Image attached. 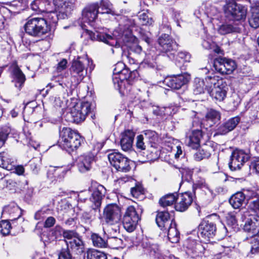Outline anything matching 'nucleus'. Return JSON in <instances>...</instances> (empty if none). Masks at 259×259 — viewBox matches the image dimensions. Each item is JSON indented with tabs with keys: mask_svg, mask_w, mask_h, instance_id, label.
<instances>
[{
	"mask_svg": "<svg viewBox=\"0 0 259 259\" xmlns=\"http://www.w3.org/2000/svg\"><path fill=\"white\" fill-rule=\"evenodd\" d=\"M131 193L135 198H139V197L144 194V189L142 185L138 184L135 187L131 189Z\"/></svg>",
	"mask_w": 259,
	"mask_h": 259,
	"instance_id": "obj_60",
	"label": "nucleus"
},
{
	"mask_svg": "<svg viewBox=\"0 0 259 259\" xmlns=\"http://www.w3.org/2000/svg\"><path fill=\"white\" fill-rule=\"evenodd\" d=\"M241 25H236L229 23H224L221 25L219 29L218 32L222 35H225L233 32H240L242 27ZM241 26H242L241 25Z\"/></svg>",
	"mask_w": 259,
	"mask_h": 259,
	"instance_id": "obj_30",
	"label": "nucleus"
},
{
	"mask_svg": "<svg viewBox=\"0 0 259 259\" xmlns=\"http://www.w3.org/2000/svg\"><path fill=\"white\" fill-rule=\"evenodd\" d=\"M59 146L69 153L77 150L83 143V139L75 131L64 127L59 132Z\"/></svg>",
	"mask_w": 259,
	"mask_h": 259,
	"instance_id": "obj_3",
	"label": "nucleus"
},
{
	"mask_svg": "<svg viewBox=\"0 0 259 259\" xmlns=\"http://www.w3.org/2000/svg\"><path fill=\"white\" fill-rule=\"evenodd\" d=\"M74 4L71 2H66L63 5H61L56 9L58 14L56 15L59 18L65 19L71 13L74 8Z\"/></svg>",
	"mask_w": 259,
	"mask_h": 259,
	"instance_id": "obj_26",
	"label": "nucleus"
},
{
	"mask_svg": "<svg viewBox=\"0 0 259 259\" xmlns=\"http://www.w3.org/2000/svg\"><path fill=\"white\" fill-rule=\"evenodd\" d=\"M145 138L148 140L150 147H156L158 146L157 142L158 138L157 133L151 130H147L144 132Z\"/></svg>",
	"mask_w": 259,
	"mask_h": 259,
	"instance_id": "obj_43",
	"label": "nucleus"
},
{
	"mask_svg": "<svg viewBox=\"0 0 259 259\" xmlns=\"http://www.w3.org/2000/svg\"><path fill=\"white\" fill-rule=\"evenodd\" d=\"M12 82L14 86L19 90H21L24 86L26 77L21 70L17 66L15 67L12 72Z\"/></svg>",
	"mask_w": 259,
	"mask_h": 259,
	"instance_id": "obj_24",
	"label": "nucleus"
},
{
	"mask_svg": "<svg viewBox=\"0 0 259 259\" xmlns=\"http://www.w3.org/2000/svg\"><path fill=\"white\" fill-rule=\"evenodd\" d=\"M12 131V128L8 125L0 127V143L4 144Z\"/></svg>",
	"mask_w": 259,
	"mask_h": 259,
	"instance_id": "obj_50",
	"label": "nucleus"
},
{
	"mask_svg": "<svg viewBox=\"0 0 259 259\" xmlns=\"http://www.w3.org/2000/svg\"><path fill=\"white\" fill-rule=\"evenodd\" d=\"M247 203L249 204L248 207L249 209L255 213L256 217L259 218V200L256 199L249 202L248 200Z\"/></svg>",
	"mask_w": 259,
	"mask_h": 259,
	"instance_id": "obj_57",
	"label": "nucleus"
},
{
	"mask_svg": "<svg viewBox=\"0 0 259 259\" xmlns=\"http://www.w3.org/2000/svg\"><path fill=\"white\" fill-rule=\"evenodd\" d=\"M130 70L128 68L122 69L119 76L113 77L112 80L114 87L119 90L121 94L128 93L132 89V80L136 76L138 73L136 68H132Z\"/></svg>",
	"mask_w": 259,
	"mask_h": 259,
	"instance_id": "obj_6",
	"label": "nucleus"
},
{
	"mask_svg": "<svg viewBox=\"0 0 259 259\" xmlns=\"http://www.w3.org/2000/svg\"><path fill=\"white\" fill-rule=\"evenodd\" d=\"M121 217L120 207L116 204H109L104 208L103 219L107 224H119Z\"/></svg>",
	"mask_w": 259,
	"mask_h": 259,
	"instance_id": "obj_10",
	"label": "nucleus"
},
{
	"mask_svg": "<svg viewBox=\"0 0 259 259\" xmlns=\"http://www.w3.org/2000/svg\"><path fill=\"white\" fill-rule=\"evenodd\" d=\"M11 228V225L9 221L5 220L0 222V233L3 235H8Z\"/></svg>",
	"mask_w": 259,
	"mask_h": 259,
	"instance_id": "obj_55",
	"label": "nucleus"
},
{
	"mask_svg": "<svg viewBox=\"0 0 259 259\" xmlns=\"http://www.w3.org/2000/svg\"><path fill=\"white\" fill-rule=\"evenodd\" d=\"M190 79V76L187 74H182L166 77L163 83L167 87L174 90H178L187 83Z\"/></svg>",
	"mask_w": 259,
	"mask_h": 259,
	"instance_id": "obj_15",
	"label": "nucleus"
},
{
	"mask_svg": "<svg viewBox=\"0 0 259 259\" xmlns=\"http://www.w3.org/2000/svg\"><path fill=\"white\" fill-rule=\"evenodd\" d=\"M135 133L133 131L127 130L124 131L120 140V145L123 150L126 151L131 149Z\"/></svg>",
	"mask_w": 259,
	"mask_h": 259,
	"instance_id": "obj_25",
	"label": "nucleus"
},
{
	"mask_svg": "<svg viewBox=\"0 0 259 259\" xmlns=\"http://www.w3.org/2000/svg\"><path fill=\"white\" fill-rule=\"evenodd\" d=\"M213 66L215 71L222 74H230L236 68L235 61L226 58H217L213 60Z\"/></svg>",
	"mask_w": 259,
	"mask_h": 259,
	"instance_id": "obj_11",
	"label": "nucleus"
},
{
	"mask_svg": "<svg viewBox=\"0 0 259 259\" xmlns=\"http://www.w3.org/2000/svg\"><path fill=\"white\" fill-rule=\"evenodd\" d=\"M91 239L94 246L98 247H106L107 246V237L104 235L102 238L98 234L93 233L91 235Z\"/></svg>",
	"mask_w": 259,
	"mask_h": 259,
	"instance_id": "obj_41",
	"label": "nucleus"
},
{
	"mask_svg": "<svg viewBox=\"0 0 259 259\" xmlns=\"http://www.w3.org/2000/svg\"><path fill=\"white\" fill-rule=\"evenodd\" d=\"M67 249L70 251L81 253L83 251L84 244L80 235L73 240L66 241Z\"/></svg>",
	"mask_w": 259,
	"mask_h": 259,
	"instance_id": "obj_27",
	"label": "nucleus"
},
{
	"mask_svg": "<svg viewBox=\"0 0 259 259\" xmlns=\"http://www.w3.org/2000/svg\"><path fill=\"white\" fill-rule=\"evenodd\" d=\"M184 246L187 254L192 258L201 255L204 251V248L201 243L194 239H187Z\"/></svg>",
	"mask_w": 259,
	"mask_h": 259,
	"instance_id": "obj_18",
	"label": "nucleus"
},
{
	"mask_svg": "<svg viewBox=\"0 0 259 259\" xmlns=\"http://www.w3.org/2000/svg\"><path fill=\"white\" fill-rule=\"evenodd\" d=\"M177 196V192L167 194L159 199V203L162 207L171 205L176 202Z\"/></svg>",
	"mask_w": 259,
	"mask_h": 259,
	"instance_id": "obj_34",
	"label": "nucleus"
},
{
	"mask_svg": "<svg viewBox=\"0 0 259 259\" xmlns=\"http://www.w3.org/2000/svg\"><path fill=\"white\" fill-rule=\"evenodd\" d=\"M221 119V114L219 112L213 109H210L206 113L204 122L206 125L211 127L218 122Z\"/></svg>",
	"mask_w": 259,
	"mask_h": 259,
	"instance_id": "obj_29",
	"label": "nucleus"
},
{
	"mask_svg": "<svg viewBox=\"0 0 259 259\" xmlns=\"http://www.w3.org/2000/svg\"><path fill=\"white\" fill-rule=\"evenodd\" d=\"M107 246L112 248H118L122 244V240L117 236L107 237Z\"/></svg>",
	"mask_w": 259,
	"mask_h": 259,
	"instance_id": "obj_49",
	"label": "nucleus"
},
{
	"mask_svg": "<svg viewBox=\"0 0 259 259\" xmlns=\"http://www.w3.org/2000/svg\"><path fill=\"white\" fill-rule=\"evenodd\" d=\"M133 165V162L126 157L125 159H122V161L119 163L116 169L119 171L127 172L131 170L132 166Z\"/></svg>",
	"mask_w": 259,
	"mask_h": 259,
	"instance_id": "obj_48",
	"label": "nucleus"
},
{
	"mask_svg": "<svg viewBox=\"0 0 259 259\" xmlns=\"http://www.w3.org/2000/svg\"><path fill=\"white\" fill-rule=\"evenodd\" d=\"M116 31L112 34L104 32H89V35L93 40L102 41L111 46L119 47V42H123L131 51L137 54H140L142 52V47L137 44V39L133 36L131 31L127 28L122 34L116 35Z\"/></svg>",
	"mask_w": 259,
	"mask_h": 259,
	"instance_id": "obj_2",
	"label": "nucleus"
},
{
	"mask_svg": "<svg viewBox=\"0 0 259 259\" xmlns=\"http://www.w3.org/2000/svg\"><path fill=\"white\" fill-rule=\"evenodd\" d=\"M226 223L227 226H225L224 228L227 231L229 230L231 231L233 230L235 231L238 229L237 221L235 215L233 213H228L226 217Z\"/></svg>",
	"mask_w": 259,
	"mask_h": 259,
	"instance_id": "obj_35",
	"label": "nucleus"
},
{
	"mask_svg": "<svg viewBox=\"0 0 259 259\" xmlns=\"http://www.w3.org/2000/svg\"><path fill=\"white\" fill-rule=\"evenodd\" d=\"M240 118L239 116L232 117L225 122L227 128L230 131L233 130L240 122Z\"/></svg>",
	"mask_w": 259,
	"mask_h": 259,
	"instance_id": "obj_56",
	"label": "nucleus"
},
{
	"mask_svg": "<svg viewBox=\"0 0 259 259\" xmlns=\"http://www.w3.org/2000/svg\"><path fill=\"white\" fill-rule=\"evenodd\" d=\"M216 230V225L213 222L207 220H203L198 227L199 236L208 240L214 236Z\"/></svg>",
	"mask_w": 259,
	"mask_h": 259,
	"instance_id": "obj_17",
	"label": "nucleus"
},
{
	"mask_svg": "<svg viewBox=\"0 0 259 259\" xmlns=\"http://www.w3.org/2000/svg\"><path fill=\"white\" fill-rule=\"evenodd\" d=\"M158 41L161 47V51L163 53H169L170 55H173L178 50V45L168 34H162L158 38Z\"/></svg>",
	"mask_w": 259,
	"mask_h": 259,
	"instance_id": "obj_14",
	"label": "nucleus"
},
{
	"mask_svg": "<svg viewBox=\"0 0 259 259\" xmlns=\"http://www.w3.org/2000/svg\"><path fill=\"white\" fill-rule=\"evenodd\" d=\"M90 63L89 59L81 57L72 61L69 69L71 77H61L54 85L60 95L68 96L71 93L72 87L78 85L87 75V65Z\"/></svg>",
	"mask_w": 259,
	"mask_h": 259,
	"instance_id": "obj_1",
	"label": "nucleus"
},
{
	"mask_svg": "<svg viewBox=\"0 0 259 259\" xmlns=\"http://www.w3.org/2000/svg\"><path fill=\"white\" fill-rule=\"evenodd\" d=\"M202 138V132L199 130H193L187 133L186 141L188 146L193 149H197L200 146V142Z\"/></svg>",
	"mask_w": 259,
	"mask_h": 259,
	"instance_id": "obj_23",
	"label": "nucleus"
},
{
	"mask_svg": "<svg viewBox=\"0 0 259 259\" xmlns=\"http://www.w3.org/2000/svg\"><path fill=\"white\" fill-rule=\"evenodd\" d=\"M70 251L67 248L63 249L59 255L58 259H71Z\"/></svg>",
	"mask_w": 259,
	"mask_h": 259,
	"instance_id": "obj_64",
	"label": "nucleus"
},
{
	"mask_svg": "<svg viewBox=\"0 0 259 259\" xmlns=\"http://www.w3.org/2000/svg\"><path fill=\"white\" fill-rule=\"evenodd\" d=\"M226 17L236 21L244 20L246 17L247 8L234 2H228L224 6Z\"/></svg>",
	"mask_w": 259,
	"mask_h": 259,
	"instance_id": "obj_8",
	"label": "nucleus"
},
{
	"mask_svg": "<svg viewBox=\"0 0 259 259\" xmlns=\"http://www.w3.org/2000/svg\"><path fill=\"white\" fill-rule=\"evenodd\" d=\"M211 155L210 152L205 148H200L197 149L194 153V159L197 161H201L203 159L208 158Z\"/></svg>",
	"mask_w": 259,
	"mask_h": 259,
	"instance_id": "obj_47",
	"label": "nucleus"
},
{
	"mask_svg": "<svg viewBox=\"0 0 259 259\" xmlns=\"http://www.w3.org/2000/svg\"><path fill=\"white\" fill-rule=\"evenodd\" d=\"M72 165H68L67 167H57L56 169H54V174L55 177H57L59 178H63L66 172L69 170H70L71 168L72 167Z\"/></svg>",
	"mask_w": 259,
	"mask_h": 259,
	"instance_id": "obj_58",
	"label": "nucleus"
},
{
	"mask_svg": "<svg viewBox=\"0 0 259 259\" xmlns=\"http://www.w3.org/2000/svg\"><path fill=\"white\" fill-rule=\"evenodd\" d=\"M173 220H170V215L167 211H158L156 217V222L158 226L161 229H167V227L170 225Z\"/></svg>",
	"mask_w": 259,
	"mask_h": 259,
	"instance_id": "obj_28",
	"label": "nucleus"
},
{
	"mask_svg": "<svg viewBox=\"0 0 259 259\" xmlns=\"http://www.w3.org/2000/svg\"><path fill=\"white\" fill-rule=\"evenodd\" d=\"M250 192L247 190H244L242 192H238L231 196L229 202L232 207L235 209L239 208L243 204L247 203L248 194Z\"/></svg>",
	"mask_w": 259,
	"mask_h": 259,
	"instance_id": "obj_21",
	"label": "nucleus"
},
{
	"mask_svg": "<svg viewBox=\"0 0 259 259\" xmlns=\"http://www.w3.org/2000/svg\"><path fill=\"white\" fill-rule=\"evenodd\" d=\"M98 4L99 9L100 8L101 9V11H99V13L102 14H108L112 15H116V12L113 9L112 4L110 2L105 0H101Z\"/></svg>",
	"mask_w": 259,
	"mask_h": 259,
	"instance_id": "obj_36",
	"label": "nucleus"
},
{
	"mask_svg": "<svg viewBox=\"0 0 259 259\" xmlns=\"http://www.w3.org/2000/svg\"><path fill=\"white\" fill-rule=\"evenodd\" d=\"M151 149H148L146 152L139 151L138 156L139 161L142 163L152 162L157 159L160 155L158 146L156 147H150Z\"/></svg>",
	"mask_w": 259,
	"mask_h": 259,
	"instance_id": "obj_22",
	"label": "nucleus"
},
{
	"mask_svg": "<svg viewBox=\"0 0 259 259\" xmlns=\"http://www.w3.org/2000/svg\"><path fill=\"white\" fill-rule=\"evenodd\" d=\"M143 246L151 255L160 258V253L157 244L151 243L149 241H145L143 242Z\"/></svg>",
	"mask_w": 259,
	"mask_h": 259,
	"instance_id": "obj_40",
	"label": "nucleus"
},
{
	"mask_svg": "<svg viewBox=\"0 0 259 259\" xmlns=\"http://www.w3.org/2000/svg\"><path fill=\"white\" fill-rule=\"evenodd\" d=\"M106 192V188L102 185H98L93 191L90 201L92 203L91 207L94 209V211L100 212L102 201Z\"/></svg>",
	"mask_w": 259,
	"mask_h": 259,
	"instance_id": "obj_16",
	"label": "nucleus"
},
{
	"mask_svg": "<svg viewBox=\"0 0 259 259\" xmlns=\"http://www.w3.org/2000/svg\"><path fill=\"white\" fill-rule=\"evenodd\" d=\"M26 33L34 37H41L50 31L47 20L42 17H29L24 25Z\"/></svg>",
	"mask_w": 259,
	"mask_h": 259,
	"instance_id": "obj_4",
	"label": "nucleus"
},
{
	"mask_svg": "<svg viewBox=\"0 0 259 259\" xmlns=\"http://www.w3.org/2000/svg\"><path fill=\"white\" fill-rule=\"evenodd\" d=\"M167 238L172 243L179 242L180 239V233L175 222H171L170 225L167 227Z\"/></svg>",
	"mask_w": 259,
	"mask_h": 259,
	"instance_id": "obj_31",
	"label": "nucleus"
},
{
	"mask_svg": "<svg viewBox=\"0 0 259 259\" xmlns=\"http://www.w3.org/2000/svg\"><path fill=\"white\" fill-rule=\"evenodd\" d=\"M108 157L111 164L116 169L119 165V163L122 161V159H125L126 157L121 153L115 151L109 153Z\"/></svg>",
	"mask_w": 259,
	"mask_h": 259,
	"instance_id": "obj_38",
	"label": "nucleus"
},
{
	"mask_svg": "<svg viewBox=\"0 0 259 259\" xmlns=\"http://www.w3.org/2000/svg\"><path fill=\"white\" fill-rule=\"evenodd\" d=\"M195 189V187L193 186L192 192L187 191L178 194L175 204V208L177 211H184L188 209L193 200Z\"/></svg>",
	"mask_w": 259,
	"mask_h": 259,
	"instance_id": "obj_13",
	"label": "nucleus"
},
{
	"mask_svg": "<svg viewBox=\"0 0 259 259\" xmlns=\"http://www.w3.org/2000/svg\"><path fill=\"white\" fill-rule=\"evenodd\" d=\"M0 167L8 170H12L14 168V161L6 152L0 153Z\"/></svg>",
	"mask_w": 259,
	"mask_h": 259,
	"instance_id": "obj_32",
	"label": "nucleus"
},
{
	"mask_svg": "<svg viewBox=\"0 0 259 259\" xmlns=\"http://www.w3.org/2000/svg\"><path fill=\"white\" fill-rule=\"evenodd\" d=\"M98 2L88 5L82 11V19L84 22L91 24L97 19L99 14Z\"/></svg>",
	"mask_w": 259,
	"mask_h": 259,
	"instance_id": "obj_19",
	"label": "nucleus"
},
{
	"mask_svg": "<svg viewBox=\"0 0 259 259\" xmlns=\"http://www.w3.org/2000/svg\"><path fill=\"white\" fill-rule=\"evenodd\" d=\"M92 105L88 102L77 104L70 112L67 113V120L71 122L78 123L84 120L87 115L92 113Z\"/></svg>",
	"mask_w": 259,
	"mask_h": 259,
	"instance_id": "obj_7",
	"label": "nucleus"
},
{
	"mask_svg": "<svg viewBox=\"0 0 259 259\" xmlns=\"http://www.w3.org/2000/svg\"><path fill=\"white\" fill-rule=\"evenodd\" d=\"M250 156L249 153L243 150L236 149L232 153L229 166L231 170L240 169Z\"/></svg>",
	"mask_w": 259,
	"mask_h": 259,
	"instance_id": "obj_12",
	"label": "nucleus"
},
{
	"mask_svg": "<svg viewBox=\"0 0 259 259\" xmlns=\"http://www.w3.org/2000/svg\"><path fill=\"white\" fill-rule=\"evenodd\" d=\"M79 235L74 230H65L63 232V237L66 239V241L73 240Z\"/></svg>",
	"mask_w": 259,
	"mask_h": 259,
	"instance_id": "obj_59",
	"label": "nucleus"
},
{
	"mask_svg": "<svg viewBox=\"0 0 259 259\" xmlns=\"http://www.w3.org/2000/svg\"><path fill=\"white\" fill-rule=\"evenodd\" d=\"M102 225L103 234L106 237L116 236V235L119 234V224L110 225L105 223H103Z\"/></svg>",
	"mask_w": 259,
	"mask_h": 259,
	"instance_id": "obj_33",
	"label": "nucleus"
},
{
	"mask_svg": "<svg viewBox=\"0 0 259 259\" xmlns=\"http://www.w3.org/2000/svg\"><path fill=\"white\" fill-rule=\"evenodd\" d=\"M253 220L255 221L256 222H257L258 221L257 219L255 217H253V219L251 218L247 219L244 225V230L245 231L250 232L255 229L256 224Z\"/></svg>",
	"mask_w": 259,
	"mask_h": 259,
	"instance_id": "obj_54",
	"label": "nucleus"
},
{
	"mask_svg": "<svg viewBox=\"0 0 259 259\" xmlns=\"http://www.w3.org/2000/svg\"><path fill=\"white\" fill-rule=\"evenodd\" d=\"M202 46L204 49L211 50L217 54L221 53L222 51L220 48L211 40H204L202 42Z\"/></svg>",
	"mask_w": 259,
	"mask_h": 259,
	"instance_id": "obj_52",
	"label": "nucleus"
},
{
	"mask_svg": "<svg viewBox=\"0 0 259 259\" xmlns=\"http://www.w3.org/2000/svg\"><path fill=\"white\" fill-rule=\"evenodd\" d=\"M139 20L141 24L144 25H151L153 22L152 19L149 17L145 13H143L139 15Z\"/></svg>",
	"mask_w": 259,
	"mask_h": 259,
	"instance_id": "obj_61",
	"label": "nucleus"
},
{
	"mask_svg": "<svg viewBox=\"0 0 259 259\" xmlns=\"http://www.w3.org/2000/svg\"><path fill=\"white\" fill-rule=\"evenodd\" d=\"M206 88L210 96L217 100L223 101L226 97L228 87L226 82L218 76L205 78Z\"/></svg>",
	"mask_w": 259,
	"mask_h": 259,
	"instance_id": "obj_5",
	"label": "nucleus"
},
{
	"mask_svg": "<svg viewBox=\"0 0 259 259\" xmlns=\"http://www.w3.org/2000/svg\"><path fill=\"white\" fill-rule=\"evenodd\" d=\"M144 137L143 135H139L137 137L136 147L138 149L141 150L140 151L145 150L146 149V146L145 143L144 142Z\"/></svg>",
	"mask_w": 259,
	"mask_h": 259,
	"instance_id": "obj_62",
	"label": "nucleus"
},
{
	"mask_svg": "<svg viewBox=\"0 0 259 259\" xmlns=\"http://www.w3.org/2000/svg\"><path fill=\"white\" fill-rule=\"evenodd\" d=\"M251 248L250 252L251 254H256L259 252V230L257 233L249 239Z\"/></svg>",
	"mask_w": 259,
	"mask_h": 259,
	"instance_id": "obj_46",
	"label": "nucleus"
},
{
	"mask_svg": "<svg viewBox=\"0 0 259 259\" xmlns=\"http://www.w3.org/2000/svg\"><path fill=\"white\" fill-rule=\"evenodd\" d=\"M157 57L151 56L148 55L144 60L141 63L140 67H145L148 68H156L157 67V62L156 61Z\"/></svg>",
	"mask_w": 259,
	"mask_h": 259,
	"instance_id": "obj_44",
	"label": "nucleus"
},
{
	"mask_svg": "<svg viewBox=\"0 0 259 259\" xmlns=\"http://www.w3.org/2000/svg\"><path fill=\"white\" fill-rule=\"evenodd\" d=\"M49 5L50 4L48 0H34L31 4V8L35 11L44 12L49 10Z\"/></svg>",
	"mask_w": 259,
	"mask_h": 259,
	"instance_id": "obj_37",
	"label": "nucleus"
},
{
	"mask_svg": "<svg viewBox=\"0 0 259 259\" xmlns=\"http://www.w3.org/2000/svg\"><path fill=\"white\" fill-rule=\"evenodd\" d=\"M97 213L98 212H95L94 209L91 208L90 211L84 212L82 213V220L85 223L90 224L95 220Z\"/></svg>",
	"mask_w": 259,
	"mask_h": 259,
	"instance_id": "obj_53",
	"label": "nucleus"
},
{
	"mask_svg": "<svg viewBox=\"0 0 259 259\" xmlns=\"http://www.w3.org/2000/svg\"><path fill=\"white\" fill-rule=\"evenodd\" d=\"M88 259H107L105 253L96 249H90L87 252Z\"/></svg>",
	"mask_w": 259,
	"mask_h": 259,
	"instance_id": "obj_51",
	"label": "nucleus"
},
{
	"mask_svg": "<svg viewBox=\"0 0 259 259\" xmlns=\"http://www.w3.org/2000/svg\"><path fill=\"white\" fill-rule=\"evenodd\" d=\"M206 81L199 78L194 79L193 85V91L194 94L199 95L204 93L206 89Z\"/></svg>",
	"mask_w": 259,
	"mask_h": 259,
	"instance_id": "obj_39",
	"label": "nucleus"
},
{
	"mask_svg": "<svg viewBox=\"0 0 259 259\" xmlns=\"http://www.w3.org/2000/svg\"><path fill=\"white\" fill-rule=\"evenodd\" d=\"M5 211L9 212L13 218L11 221L13 223L17 219H19L22 215L21 209L17 206L13 205V206H9L5 208Z\"/></svg>",
	"mask_w": 259,
	"mask_h": 259,
	"instance_id": "obj_45",
	"label": "nucleus"
},
{
	"mask_svg": "<svg viewBox=\"0 0 259 259\" xmlns=\"http://www.w3.org/2000/svg\"><path fill=\"white\" fill-rule=\"evenodd\" d=\"M252 15L249 19L251 27L256 28L259 27V6H256L251 9Z\"/></svg>",
	"mask_w": 259,
	"mask_h": 259,
	"instance_id": "obj_42",
	"label": "nucleus"
},
{
	"mask_svg": "<svg viewBox=\"0 0 259 259\" xmlns=\"http://www.w3.org/2000/svg\"><path fill=\"white\" fill-rule=\"evenodd\" d=\"M140 219V214L135 207L128 206L126 209L122 219L123 228L128 232H133L136 229Z\"/></svg>",
	"mask_w": 259,
	"mask_h": 259,
	"instance_id": "obj_9",
	"label": "nucleus"
},
{
	"mask_svg": "<svg viewBox=\"0 0 259 259\" xmlns=\"http://www.w3.org/2000/svg\"><path fill=\"white\" fill-rule=\"evenodd\" d=\"M94 160V156L91 153L84 154L79 156L77 160L79 170L82 173L89 171Z\"/></svg>",
	"mask_w": 259,
	"mask_h": 259,
	"instance_id": "obj_20",
	"label": "nucleus"
},
{
	"mask_svg": "<svg viewBox=\"0 0 259 259\" xmlns=\"http://www.w3.org/2000/svg\"><path fill=\"white\" fill-rule=\"evenodd\" d=\"M125 65L122 62H118L115 65V67L113 70V77L116 76H119V73H121L122 69L124 68Z\"/></svg>",
	"mask_w": 259,
	"mask_h": 259,
	"instance_id": "obj_63",
	"label": "nucleus"
}]
</instances>
